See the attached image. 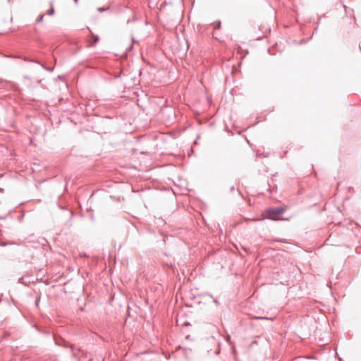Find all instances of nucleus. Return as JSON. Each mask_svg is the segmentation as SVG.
<instances>
[{"mask_svg":"<svg viewBox=\"0 0 361 361\" xmlns=\"http://www.w3.org/2000/svg\"><path fill=\"white\" fill-rule=\"evenodd\" d=\"M43 16H40L39 18L37 20V22H41L42 20Z\"/></svg>","mask_w":361,"mask_h":361,"instance_id":"nucleus-4","label":"nucleus"},{"mask_svg":"<svg viewBox=\"0 0 361 361\" xmlns=\"http://www.w3.org/2000/svg\"><path fill=\"white\" fill-rule=\"evenodd\" d=\"M285 209L283 207L279 208H271L264 211L259 219H253V221L264 220L265 219H269L271 220H277L278 216L283 213Z\"/></svg>","mask_w":361,"mask_h":361,"instance_id":"nucleus-1","label":"nucleus"},{"mask_svg":"<svg viewBox=\"0 0 361 361\" xmlns=\"http://www.w3.org/2000/svg\"><path fill=\"white\" fill-rule=\"evenodd\" d=\"M219 27H220V25H219V24H218V25H216V27H218V28H219Z\"/></svg>","mask_w":361,"mask_h":361,"instance_id":"nucleus-5","label":"nucleus"},{"mask_svg":"<svg viewBox=\"0 0 361 361\" xmlns=\"http://www.w3.org/2000/svg\"><path fill=\"white\" fill-rule=\"evenodd\" d=\"M54 8H51L48 11H47V14L48 15H52L54 13Z\"/></svg>","mask_w":361,"mask_h":361,"instance_id":"nucleus-3","label":"nucleus"},{"mask_svg":"<svg viewBox=\"0 0 361 361\" xmlns=\"http://www.w3.org/2000/svg\"><path fill=\"white\" fill-rule=\"evenodd\" d=\"M92 41L89 42V44H88L89 47L94 46L99 40L98 37L96 35H94L92 34Z\"/></svg>","mask_w":361,"mask_h":361,"instance_id":"nucleus-2","label":"nucleus"}]
</instances>
